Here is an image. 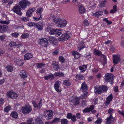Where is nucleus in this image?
<instances>
[{"label": "nucleus", "instance_id": "obj_1", "mask_svg": "<svg viewBox=\"0 0 124 124\" xmlns=\"http://www.w3.org/2000/svg\"><path fill=\"white\" fill-rule=\"evenodd\" d=\"M71 36L70 32H67L63 34L59 38V40L60 41H64L69 39Z\"/></svg>", "mask_w": 124, "mask_h": 124}, {"label": "nucleus", "instance_id": "obj_2", "mask_svg": "<svg viewBox=\"0 0 124 124\" xmlns=\"http://www.w3.org/2000/svg\"><path fill=\"white\" fill-rule=\"evenodd\" d=\"M7 96L9 98L12 99H16L17 97V94L12 90L8 91L7 94Z\"/></svg>", "mask_w": 124, "mask_h": 124}, {"label": "nucleus", "instance_id": "obj_3", "mask_svg": "<svg viewBox=\"0 0 124 124\" xmlns=\"http://www.w3.org/2000/svg\"><path fill=\"white\" fill-rule=\"evenodd\" d=\"M62 30L61 29H53L50 31L49 34L50 35L55 34L56 36L58 37L62 33V32L61 31Z\"/></svg>", "mask_w": 124, "mask_h": 124}, {"label": "nucleus", "instance_id": "obj_4", "mask_svg": "<svg viewBox=\"0 0 124 124\" xmlns=\"http://www.w3.org/2000/svg\"><path fill=\"white\" fill-rule=\"evenodd\" d=\"M32 110L31 107L29 106H23L21 110L24 114H27L30 112Z\"/></svg>", "mask_w": 124, "mask_h": 124}, {"label": "nucleus", "instance_id": "obj_5", "mask_svg": "<svg viewBox=\"0 0 124 124\" xmlns=\"http://www.w3.org/2000/svg\"><path fill=\"white\" fill-rule=\"evenodd\" d=\"M114 75L111 73H107L105 74L104 79L106 82H109L113 81L114 80Z\"/></svg>", "mask_w": 124, "mask_h": 124}, {"label": "nucleus", "instance_id": "obj_6", "mask_svg": "<svg viewBox=\"0 0 124 124\" xmlns=\"http://www.w3.org/2000/svg\"><path fill=\"white\" fill-rule=\"evenodd\" d=\"M40 42L39 44L43 46L47 47L49 45L47 40L46 38H41L39 39Z\"/></svg>", "mask_w": 124, "mask_h": 124}, {"label": "nucleus", "instance_id": "obj_7", "mask_svg": "<svg viewBox=\"0 0 124 124\" xmlns=\"http://www.w3.org/2000/svg\"><path fill=\"white\" fill-rule=\"evenodd\" d=\"M80 100L79 97H78L75 96H73L70 102L72 103L73 105H77L79 104Z\"/></svg>", "mask_w": 124, "mask_h": 124}, {"label": "nucleus", "instance_id": "obj_8", "mask_svg": "<svg viewBox=\"0 0 124 124\" xmlns=\"http://www.w3.org/2000/svg\"><path fill=\"white\" fill-rule=\"evenodd\" d=\"M106 124H113L115 121V118L111 115H109L105 119Z\"/></svg>", "mask_w": 124, "mask_h": 124}, {"label": "nucleus", "instance_id": "obj_9", "mask_svg": "<svg viewBox=\"0 0 124 124\" xmlns=\"http://www.w3.org/2000/svg\"><path fill=\"white\" fill-rule=\"evenodd\" d=\"M19 4L22 8H26V6L29 5L30 4V2L27 0H23L20 1Z\"/></svg>", "mask_w": 124, "mask_h": 124}, {"label": "nucleus", "instance_id": "obj_10", "mask_svg": "<svg viewBox=\"0 0 124 124\" xmlns=\"http://www.w3.org/2000/svg\"><path fill=\"white\" fill-rule=\"evenodd\" d=\"M67 23V22L65 19L62 18L57 24V26L59 27L62 28L65 26Z\"/></svg>", "mask_w": 124, "mask_h": 124}, {"label": "nucleus", "instance_id": "obj_11", "mask_svg": "<svg viewBox=\"0 0 124 124\" xmlns=\"http://www.w3.org/2000/svg\"><path fill=\"white\" fill-rule=\"evenodd\" d=\"M53 111L51 110H48L45 115L46 118L48 119H50L53 118Z\"/></svg>", "mask_w": 124, "mask_h": 124}, {"label": "nucleus", "instance_id": "obj_12", "mask_svg": "<svg viewBox=\"0 0 124 124\" xmlns=\"http://www.w3.org/2000/svg\"><path fill=\"white\" fill-rule=\"evenodd\" d=\"M21 8L19 6H16L13 8V10L19 15L21 16L22 15V13L21 12Z\"/></svg>", "mask_w": 124, "mask_h": 124}, {"label": "nucleus", "instance_id": "obj_13", "mask_svg": "<svg viewBox=\"0 0 124 124\" xmlns=\"http://www.w3.org/2000/svg\"><path fill=\"white\" fill-rule=\"evenodd\" d=\"M120 57L119 55H114L113 56V62L114 64H117L120 60Z\"/></svg>", "mask_w": 124, "mask_h": 124}, {"label": "nucleus", "instance_id": "obj_14", "mask_svg": "<svg viewBox=\"0 0 124 124\" xmlns=\"http://www.w3.org/2000/svg\"><path fill=\"white\" fill-rule=\"evenodd\" d=\"M61 83L60 81H55L54 85V87L56 91L58 92H60L59 89V86Z\"/></svg>", "mask_w": 124, "mask_h": 124}, {"label": "nucleus", "instance_id": "obj_15", "mask_svg": "<svg viewBox=\"0 0 124 124\" xmlns=\"http://www.w3.org/2000/svg\"><path fill=\"white\" fill-rule=\"evenodd\" d=\"M94 106L93 105H90L89 107L85 108L83 110V113H87L92 111L94 109Z\"/></svg>", "mask_w": 124, "mask_h": 124}, {"label": "nucleus", "instance_id": "obj_16", "mask_svg": "<svg viewBox=\"0 0 124 124\" xmlns=\"http://www.w3.org/2000/svg\"><path fill=\"white\" fill-rule=\"evenodd\" d=\"M47 40H48L50 42L54 44H56L57 43V41L56 39L53 37L51 36H49L47 38Z\"/></svg>", "mask_w": 124, "mask_h": 124}, {"label": "nucleus", "instance_id": "obj_17", "mask_svg": "<svg viewBox=\"0 0 124 124\" xmlns=\"http://www.w3.org/2000/svg\"><path fill=\"white\" fill-rule=\"evenodd\" d=\"M35 10V8H33L27 10L26 13V16L28 17H31V16L32 13Z\"/></svg>", "mask_w": 124, "mask_h": 124}, {"label": "nucleus", "instance_id": "obj_18", "mask_svg": "<svg viewBox=\"0 0 124 124\" xmlns=\"http://www.w3.org/2000/svg\"><path fill=\"white\" fill-rule=\"evenodd\" d=\"M87 86L85 82L82 83L81 87V90L83 92H85L87 90Z\"/></svg>", "mask_w": 124, "mask_h": 124}, {"label": "nucleus", "instance_id": "obj_19", "mask_svg": "<svg viewBox=\"0 0 124 124\" xmlns=\"http://www.w3.org/2000/svg\"><path fill=\"white\" fill-rule=\"evenodd\" d=\"M87 68V65H84L82 66H79V68L81 70V72H84L85 71Z\"/></svg>", "mask_w": 124, "mask_h": 124}, {"label": "nucleus", "instance_id": "obj_20", "mask_svg": "<svg viewBox=\"0 0 124 124\" xmlns=\"http://www.w3.org/2000/svg\"><path fill=\"white\" fill-rule=\"evenodd\" d=\"M72 54L76 59H78L81 56L80 54L78 52L75 51L73 52Z\"/></svg>", "mask_w": 124, "mask_h": 124}, {"label": "nucleus", "instance_id": "obj_21", "mask_svg": "<svg viewBox=\"0 0 124 124\" xmlns=\"http://www.w3.org/2000/svg\"><path fill=\"white\" fill-rule=\"evenodd\" d=\"M113 98V97L112 95V94L110 95L107 97L105 101L106 103L107 104H109L110 102L112 101Z\"/></svg>", "mask_w": 124, "mask_h": 124}, {"label": "nucleus", "instance_id": "obj_22", "mask_svg": "<svg viewBox=\"0 0 124 124\" xmlns=\"http://www.w3.org/2000/svg\"><path fill=\"white\" fill-rule=\"evenodd\" d=\"M20 74L21 77L24 78H26L27 77V75L24 70H23L21 71L20 73Z\"/></svg>", "mask_w": 124, "mask_h": 124}, {"label": "nucleus", "instance_id": "obj_23", "mask_svg": "<svg viewBox=\"0 0 124 124\" xmlns=\"http://www.w3.org/2000/svg\"><path fill=\"white\" fill-rule=\"evenodd\" d=\"M33 57L32 54L31 53L26 54L24 56V59L25 60H27L32 58Z\"/></svg>", "mask_w": 124, "mask_h": 124}, {"label": "nucleus", "instance_id": "obj_24", "mask_svg": "<svg viewBox=\"0 0 124 124\" xmlns=\"http://www.w3.org/2000/svg\"><path fill=\"white\" fill-rule=\"evenodd\" d=\"M93 53L95 55H97L98 56H101L102 54L101 51L98 50L94 49L93 50Z\"/></svg>", "mask_w": 124, "mask_h": 124}, {"label": "nucleus", "instance_id": "obj_25", "mask_svg": "<svg viewBox=\"0 0 124 124\" xmlns=\"http://www.w3.org/2000/svg\"><path fill=\"white\" fill-rule=\"evenodd\" d=\"M85 47V45L83 42L79 43L77 46L78 48L79 51L81 50L82 49L84 48Z\"/></svg>", "mask_w": 124, "mask_h": 124}, {"label": "nucleus", "instance_id": "obj_26", "mask_svg": "<svg viewBox=\"0 0 124 124\" xmlns=\"http://www.w3.org/2000/svg\"><path fill=\"white\" fill-rule=\"evenodd\" d=\"M79 11L80 13L83 14L84 13L85 9L83 6L81 5L79 6Z\"/></svg>", "mask_w": 124, "mask_h": 124}, {"label": "nucleus", "instance_id": "obj_27", "mask_svg": "<svg viewBox=\"0 0 124 124\" xmlns=\"http://www.w3.org/2000/svg\"><path fill=\"white\" fill-rule=\"evenodd\" d=\"M89 95V94L88 92H86L85 93H84L83 94L81 95L79 97L80 99H85L86 98L88 95Z\"/></svg>", "mask_w": 124, "mask_h": 124}, {"label": "nucleus", "instance_id": "obj_28", "mask_svg": "<svg viewBox=\"0 0 124 124\" xmlns=\"http://www.w3.org/2000/svg\"><path fill=\"white\" fill-rule=\"evenodd\" d=\"M54 76L53 74L48 75L44 77V78L46 80H48L49 79H50L51 80H52L54 79Z\"/></svg>", "mask_w": 124, "mask_h": 124}, {"label": "nucleus", "instance_id": "obj_29", "mask_svg": "<svg viewBox=\"0 0 124 124\" xmlns=\"http://www.w3.org/2000/svg\"><path fill=\"white\" fill-rule=\"evenodd\" d=\"M52 19L54 21V22L56 24H57L59 23V22L61 19V18L58 17V18H55L54 16H52Z\"/></svg>", "mask_w": 124, "mask_h": 124}, {"label": "nucleus", "instance_id": "obj_30", "mask_svg": "<svg viewBox=\"0 0 124 124\" xmlns=\"http://www.w3.org/2000/svg\"><path fill=\"white\" fill-rule=\"evenodd\" d=\"M52 64L54 65L53 66V68L56 71L58 70L59 69V66L58 64L57 63L54 64V62H53Z\"/></svg>", "mask_w": 124, "mask_h": 124}, {"label": "nucleus", "instance_id": "obj_31", "mask_svg": "<svg viewBox=\"0 0 124 124\" xmlns=\"http://www.w3.org/2000/svg\"><path fill=\"white\" fill-rule=\"evenodd\" d=\"M10 115L13 118H17L18 117L17 113L15 111L12 112Z\"/></svg>", "mask_w": 124, "mask_h": 124}, {"label": "nucleus", "instance_id": "obj_32", "mask_svg": "<svg viewBox=\"0 0 124 124\" xmlns=\"http://www.w3.org/2000/svg\"><path fill=\"white\" fill-rule=\"evenodd\" d=\"M63 84L66 86L70 85H71V83L69 79L64 80L63 82Z\"/></svg>", "mask_w": 124, "mask_h": 124}, {"label": "nucleus", "instance_id": "obj_33", "mask_svg": "<svg viewBox=\"0 0 124 124\" xmlns=\"http://www.w3.org/2000/svg\"><path fill=\"white\" fill-rule=\"evenodd\" d=\"M24 62L23 60L19 59L17 60L16 63L19 66H21L23 65Z\"/></svg>", "mask_w": 124, "mask_h": 124}, {"label": "nucleus", "instance_id": "obj_34", "mask_svg": "<svg viewBox=\"0 0 124 124\" xmlns=\"http://www.w3.org/2000/svg\"><path fill=\"white\" fill-rule=\"evenodd\" d=\"M28 26H36V27L38 29V30H39V27L37 25H36V24L34 23L31 22H29L27 23Z\"/></svg>", "mask_w": 124, "mask_h": 124}, {"label": "nucleus", "instance_id": "obj_35", "mask_svg": "<svg viewBox=\"0 0 124 124\" xmlns=\"http://www.w3.org/2000/svg\"><path fill=\"white\" fill-rule=\"evenodd\" d=\"M61 124H68L69 121L66 119L63 118L61 120Z\"/></svg>", "mask_w": 124, "mask_h": 124}, {"label": "nucleus", "instance_id": "obj_36", "mask_svg": "<svg viewBox=\"0 0 124 124\" xmlns=\"http://www.w3.org/2000/svg\"><path fill=\"white\" fill-rule=\"evenodd\" d=\"M103 14V13L102 11H100L98 12H97L95 13H94L93 14V15L96 17H99V16H101Z\"/></svg>", "mask_w": 124, "mask_h": 124}, {"label": "nucleus", "instance_id": "obj_37", "mask_svg": "<svg viewBox=\"0 0 124 124\" xmlns=\"http://www.w3.org/2000/svg\"><path fill=\"white\" fill-rule=\"evenodd\" d=\"M76 78L78 80H82L84 78V77L83 75L80 74H77L76 75Z\"/></svg>", "mask_w": 124, "mask_h": 124}, {"label": "nucleus", "instance_id": "obj_38", "mask_svg": "<svg viewBox=\"0 0 124 124\" xmlns=\"http://www.w3.org/2000/svg\"><path fill=\"white\" fill-rule=\"evenodd\" d=\"M101 86H99L98 88L95 89V91L96 92V93L98 94H100L102 92V88Z\"/></svg>", "mask_w": 124, "mask_h": 124}, {"label": "nucleus", "instance_id": "obj_39", "mask_svg": "<svg viewBox=\"0 0 124 124\" xmlns=\"http://www.w3.org/2000/svg\"><path fill=\"white\" fill-rule=\"evenodd\" d=\"M1 32H4L7 30V26L6 25L1 26Z\"/></svg>", "mask_w": 124, "mask_h": 124}, {"label": "nucleus", "instance_id": "obj_40", "mask_svg": "<svg viewBox=\"0 0 124 124\" xmlns=\"http://www.w3.org/2000/svg\"><path fill=\"white\" fill-rule=\"evenodd\" d=\"M54 76H55L57 77V76H59L60 77H63L64 76V74L62 72H57L56 73H55L54 74Z\"/></svg>", "mask_w": 124, "mask_h": 124}, {"label": "nucleus", "instance_id": "obj_41", "mask_svg": "<svg viewBox=\"0 0 124 124\" xmlns=\"http://www.w3.org/2000/svg\"><path fill=\"white\" fill-rule=\"evenodd\" d=\"M117 11L116 9V5H114L113 7V9L110 10V13H113L116 12Z\"/></svg>", "mask_w": 124, "mask_h": 124}, {"label": "nucleus", "instance_id": "obj_42", "mask_svg": "<svg viewBox=\"0 0 124 124\" xmlns=\"http://www.w3.org/2000/svg\"><path fill=\"white\" fill-rule=\"evenodd\" d=\"M29 35L28 33H24L22 35L21 38L23 39H25L28 38Z\"/></svg>", "mask_w": 124, "mask_h": 124}, {"label": "nucleus", "instance_id": "obj_43", "mask_svg": "<svg viewBox=\"0 0 124 124\" xmlns=\"http://www.w3.org/2000/svg\"><path fill=\"white\" fill-rule=\"evenodd\" d=\"M9 45L11 47H14L17 46L16 43L15 42L11 41L9 44Z\"/></svg>", "mask_w": 124, "mask_h": 124}, {"label": "nucleus", "instance_id": "obj_44", "mask_svg": "<svg viewBox=\"0 0 124 124\" xmlns=\"http://www.w3.org/2000/svg\"><path fill=\"white\" fill-rule=\"evenodd\" d=\"M60 119L59 118L55 117L53 119V120L52 121V123H58L60 121Z\"/></svg>", "mask_w": 124, "mask_h": 124}, {"label": "nucleus", "instance_id": "obj_45", "mask_svg": "<svg viewBox=\"0 0 124 124\" xmlns=\"http://www.w3.org/2000/svg\"><path fill=\"white\" fill-rule=\"evenodd\" d=\"M108 112L110 115L112 116V113H115V110L113 109L110 108L108 110Z\"/></svg>", "mask_w": 124, "mask_h": 124}, {"label": "nucleus", "instance_id": "obj_46", "mask_svg": "<svg viewBox=\"0 0 124 124\" xmlns=\"http://www.w3.org/2000/svg\"><path fill=\"white\" fill-rule=\"evenodd\" d=\"M33 119L32 118H29L27 120V124H33L34 123L32 122Z\"/></svg>", "mask_w": 124, "mask_h": 124}, {"label": "nucleus", "instance_id": "obj_47", "mask_svg": "<svg viewBox=\"0 0 124 124\" xmlns=\"http://www.w3.org/2000/svg\"><path fill=\"white\" fill-rule=\"evenodd\" d=\"M101 86V87L102 88L101 89L102 92H106L107 91L108 88L106 86L103 85Z\"/></svg>", "mask_w": 124, "mask_h": 124}, {"label": "nucleus", "instance_id": "obj_48", "mask_svg": "<svg viewBox=\"0 0 124 124\" xmlns=\"http://www.w3.org/2000/svg\"><path fill=\"white\" fill-rule=\"evenodd\" d=\"M89 23L88 20L87 19L85 20L83 24V25L85 27L89 25Z\"/></svg>", "mask_w": 124, "mask_h": 124}, {"label": "nucleus", "instance_id": "obj_49", "mask_svg": "<svg viewBox=\"0 0 124 124\" xmlns=\"http://www.w3.org/2000/svg\"><path fill=\"white\" fill-rule=\"evenodd\" d=\"M59 61L62 63H63L64 62L65 60L63 56H59Z\"/></svg>", "mask_w": 124, "mask_h": 124}, {"label": "nucleus", "instance_id": "obj_50", "mask_svg": "<svg viewBox=\"0 0 124 124\" xmlns=\"http://www.w3.org/2000/svg\"><path fill=\"white\" fill-rule=\"evenodd\" d=\"M6 68L7 71L9 72L12 71L13 69V68L10 66H8Z\"/></svg>", "mask_w": 124, "mask_h": 124}, {"label": "nucleus", "instance_id": "obj_51", "mask_svg": "<svg viewBox=\"0 0 124 124\" xmlns=\"http://www.w3.org/2000/svg\"><path fill=\"white\" fill-rule=\"evenodd\" d=\"M11 35L12 37L16 38L18 36L19 33L17 32H15L12 33Z\"/></svg>", "mask_w": 124, "mask_h": 124}, {"label": "nucleus", "instance_id": "obj_52", "mask_svg": "<svg viewBox=\"0 0 124 124\" xmlns=\"http://www.w3.org/2000/svg\"><path fill=\"white\" fill-rule=\"evenodd\" d=\"M11 108L10 106H9L6 107L4 108L5 111L6 112H8L10 110H11Z\"/></svg>", "mask_w": 124, "mask_h": 124}, {"label": "nucleus", "instance_id": "obj_53", "mask_svg": "<svg viewBox=\"0 0 124 124\" xmlns=\"http://www.w3.org/2000/svg\"><path fill=\"white\" fill-rule=\"evenodd\" d=\"M76 117V116L75 115H73L72 116L70 119L72 122H74L77 121V119Z\"/></svg>", "mask_w": 124, "mask_h": 124}, {"label": "nucleus", "instance_id": "obj_54", "mask_svg": "<svg viewBox=\"0 0 124 124\" xmlns=\"http://www.w3.org/2000/svg\"><path fill=\"white\" fill-rule=\"evenodd\" d=\"M102 120L101 118L97 120L94 122V123L96 124H100L102 122Z\"/></svg>", "mask_w": 124, "mask_h": 124}, {"label": "nucleus", "instance_id": "obj_55", "mask_svg": "<svg viewBox=\"0 0 124 124\" xmlns=\"http://www.w3.org/2000/svg\"><path fill=\"white\" fill-rule=\"evenodd\" d=\"M100 57L101 58H103V60L105 61V62H104V63L105 64L106 63V61H107V59L106 56L102 54L101 56Z\"/></svg>", "mask_w": 124, "mask_h": 124}, {"label": "nucleus", "instance_id": "obj_56", "mask_svg": "<svg viewBox=\"0 0 124 124\" xmlns=\"http://www.w3.org/2000/svg\"><path fill=\"white\" fill-rule=\"evenodd\" d=\"M43 10V9L42 8H41L40 9H39V14L40 15V17H39V20L41 19L42 17V16L41 15V13H42V11Z\"/></svg>", "mask_w": 124, "mask_h": 124}, {"label": "nucleus", "instance_id": "obj_57", "mask_svg": "<svg viewBox=\"0 0 124 124\" xmlns=\"http://www.w3.org/2000/svg\"><path fill=\"white\" fill-rule=\"evenodd\" d=\"M72 115V114L69 113L67 114L66 117L68 119H70Z\"/></svg>", "mask_w": 124, "mask_h": 124}, {"label": "nucleus", "instance_id": "obj_58", "mask_svg": "<svg viewBox=\"0 0 124 124\" xmlns=\"http://www.w3.org/2000/svg\"><path fill=\"white\" fill-rule=\"evenodd\" d=\"M43 23L42 21L40 23H39V30H41L43 29Z\"/></svg>", "mask_w": 124, "mask_h": 124}, {"label": "nucleus", "instance_id": "obj_59", "mask_svg": "<svg viewBox=\"0 0 124 124\" xmlns=\"http://www.w3.org/2000/svg\"><path fill=\"white\" fill-rule=\"evenodd\" d=\"M21 20L24 22H27L29 20V19L26 17H22L21 18Z\"/></svg>", "mask_w": 124, "mask_h": 124}, {"label": "nucleus", "instance_id": "obj_60", "mask_svg": "<svg viewBox=\"0 0 124 124\" xmlns=\"http://www.w3.org/2000/svg\"><path fill=\"white\" fill-rule=\"evenodd\" d=\"M59 53V51L58 50H55L54 52L53 53V54L54 55H56L58 54Z\"/></svg>", "mask_w": 124, "mask_h": 124}, {"label": "nucleus", "instance_id": "obj_61", "mask_svg": "<svg viewBox=\"0 0 124 124\" xmlns=\"http://www.w3.org/2000/svg\"><path fill=\"white\" fill-rule=\"evenodd\" d=\"M76 117L77 119H79L81 117V114L79 113H77L76 115Z\"/></svg>", "mask_w": 124, "mask_h": 124}, {"label": "nucleus", "instance_id": "obj_62", "mask_svg": "<svg viewBox=\"0 0 124 124\" xmlns=\"http://www.w3.org/2000/svg\"><path fill=\"white\" fill-rule=\"evenodd\" d=\"M115 50V47L113 46H112L110 48V51L112 53H113L114 52Z\"/></svg>", "mask_w": 124, "mask_h": 124}, {"label": "nucleus", "instance_id": "obj_63", "mask_svg": "<svg viewBox=\"0 0 124 124\" xmlns=\"http://www.w3.org/2000/svg\"><path fill=\"white\" fill-rule=\"evenodd\" d=\"M32 104L35 107H37L38 105L34 101H32Z\"/></svg>", "mask_w": 124, "mask_h": 124}, {"label": "nucleus", "instance_id": "obj_64", "mask_svg": "<svg viewBox=\"0 0 124 124\" xmlns=\"http://www.w3.org/2000/svg\"><path fill=\"white\" fill-rule=\"evenodd\" d=\"M6 36L5 35H1L0 36V39L2 40H3L5 39Z\"/></svg>", "mask_w": 124, "mask_h": 124}]
</instances>
